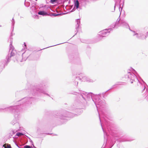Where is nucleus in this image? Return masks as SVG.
<instances>
[{
  "mask_svg": "<svg viewBox=\"0 0 148 148\" xmlns=\"http://www.w3.org/2000/svg\"><path fill=\"white\" fill-rule=\"evenodd\" d=\"M74 94L78 95L77 102L79 104L85 103L87 101L92 100L97 109V105L101 106L105 104L104 101L101 100L100 98L101 97L100 94L94 95L92 93H88L79 89H78V92H75Z\"/></svg>",
  "mask_w": 148,
  "mask_h": 148,
  "instance_id": "1",
  "label": "nucleus"
},
{
  "mask_svg": "<svg viewBox=\"0 0 148 148\" xmlns=\"http://www.w3.org/2000/svg\"><path fill=\"white\" fill-rule=\"evenodd\" d=\"M47 92L46 87L43 82H42L36 86H33L30 90V93L33 96H39L43 94L49 96V95L47 93Z\"/></svg>",
  "mask_w": 148,
  "mask_h": 148,
  "instance_id": "2",
  "label": "nucleus"
},
{
  "mask_svg": "<svg viewBox=\"0 0 148 148\" xmlns=\"http://www.w3.org/2000/svg\"><path fill=\"white\" fill-rule=\"evenodd\" d=\"M13 33H12L10 36V45L9 53L6 58V60H3L0 62V66L1 68H4L5 64L7 65L10 61L11 57L15 55L16 53L15 50L12 45L13 38L11 37L13 36Z\"/></svg>",
  "mask_w": 148,
  "mask_h": 148,
  "instance_id": "3",
  "label": "nucleus"
},
{
  "mask_svg": "<svg viewBox=\"0 0 148 148\" xmlns=\"http://www.w3.org/2000/svg\"><path fill=\"white\" fill-rule=\"evenodd\" d=\"M22 104L20 105L15 106H11L5 108L6 110L8 111L12 112L14 113V119L11 122V124L14 125L16 124V125H18V123H17V120L18 119V111L20 112L21 110Z\"/></svg>",
  "mask_w": 148,
  "mask_h": 148,
  "instance_id": "4",
  "label": "nucleus"
},
{
  "mask_svg": "<svg viewBox=\"0 0 148 148\" xmlns=\"http://www.w3.org/2000/svg\"><path fill=\"white\" fill-rule=\"evenodd\" d=\"M74 116L73 114L64 111L61 113H58L55 112L54 113L53 118L54 120H59V119L61 120H67L68 118L73 117Z\"/></svg>",
  "mask_w": 148,
  "mask_h": 148,
  "instance_id": "5",
  "label": "nucleus"
},
{
  "mask_svg": "<svg viewBox=\"0 0 148 148\" xmlns=\"http://www.w3.org/2000/svg\"><path fill=\"white\" fill-rule=\"evenodd\" d=\"M120 20V19H119V18L115 23H113L110 26L111 28L106 29L99 32L98 34V37L102 38L108 36L110 33V31L112 30V28H117L119 26V22Z\"/></svg>",
  "mask_w": 148,
  "mask_h": 148,
  "instance_id": "6",
  "label": "nucleus"
},
{
  "mask_svg": "<svg viewBox=\"0 0 148 148\" xmlns=\"http://www.w3.org/2000/svg\"><path fill=\"white\" fill-rule=\"evenodd\" d=\"M80 76H79L73 75L72 77L73 78L75 79V81L74 83L75 85L77 86L78 84V80H81L82 82H92V80L90 79L89 78L84 75L83 73H81L80 75L78 74Z\"/></svg>",
  "mask_w": 148,
  "mask_h": 148,
  "instance_id": "7",
  "label": "nucleus"
},
{
  "mask_svg": "<svg viewBox=\"0 0 148 148\" xmlns=\"http://www.w3.org/2000/svg\"><path fill=\"white\" fill-rule=\"evenodd\" d=\"M125 77L127 79L128 81L131 83H133L136 81H138L139 82L136 76L134 73L130 71L127 72V74L125 75Z\"/></svg>",
  "mask_w": 148,
  "mask_h": 148,
  "instance_id": "8",
  "label": "nucleus"
},
{
  "mask_svg": "<svg viewBox=\"0 0 148 148\" xmlns=\"http://www.w3.org/2000/svg\"><path fill=\"white\" fill-rule=\"evenodd\" d=\"M35 99L34 98L32 97H26L23 98L21 100H20L17 102L18 104H19L20 103L22 102L25 101L24 103H23V105L27 106L28 105L32 103V102L34 101Z\"/></svg>",
  "mask_w": 148,
  "mask_h": 148,
  "instance_id": "9",
  "label": "nucleus"
},
{
  "mask_svg": "<svg viewBox=\"0 0 148 148\" xmlns=\"http://www.w3.org/2000/svg\"><path fill=\"white\" fill-rule=\"evenodd\" d=\"M15 51H16L15 50ZM20 53L21 54H22V56L20 55L19 54H17V52H16V53L13 56H12L11 57L13 56H14L15 55H16V57L17 58H16V60L18 62H23V61H25L27 58H29L30 57V56H27L25 58H23V56L26 53V51L23 53H21V52H20Z\"/></svg>",
  "mask_w": 148,
  "mask_h": 148,
  "instance_id": "10",
  "label": "nucleus"
},
{
  "mask_svg": "<svg viewBox=\"0 0 148 148\" xmlns=\"http://www.w3.org/2000/svg\"><path fill=\"white\" fill-rule=\"evenodd\" d=\"M145 83L144 82L143 85H142V88L141 89H143L142 92L143 93V95L145 97V99L147 101H148V88H146L145 86Z\"/></svg>",
  "mask_w": 148,
  "mask_h": 148,
  "instance_id": "11",
  "label": "nucleus"
},
{
  "mask_svg": "<svg viewBox=\"0 0 148 148\" xmlns=\"http://www.w3.org/2000/svg\"><path fill=\"white\" fill-rule=\"evenodd\" d=\"M134 34L133 36H135L138 39H140L142 40L146 39V37L145 35L143 33H140L139 34L138 33H136L133 32Z\"/></svg>",
  "mask_w": 148,
  "mask_h": 148,
  "instance_id": "12",
  "label": "nucleus"
},
{
  "mask_svg": "<svg viewBox=\"0 0 148 148\" xmlns=\"http://www.w3.org/2000/svg\"><path fill=\"white\" fill-rule=\"evenodd\" d=\"M120 25L121 26H123L126 28H129L130 30L135 33V32L134 31L132 30L130 28V27L127 23L124 20H121V23Z\"/></svg>",
  "mask_w": 148,
  "mask_h": 148,
  "instance_id": "13",
  "label": "nucleus"
},
{
  "mask_svg": "<svg viewBox=\"0 0 148 148\" xmlns=\"http://www.w3.org/2000/svg\"><path fill=\"white\" fill-rule=\"evenodd\" d=\"M76 22L77 23V24L76 25L75 29H76L77 32L76 33L75 35L77 34V33L79 31L80 29L79 26L80 24V19H77L76 20Z\"/></svg>",
  "mask_w": 148,
  "mask_h": 148,
  "instance_id": "14",
  "label": "nucleus"
},
{
  "mask_svg": "<svg viewBox=\"0 0 148 148\" xmlns=\"http://www.w3.org/2000/svg\"><path fill=\"white\" fill-rule=\"evenodd\" d=\"M38 14L40 15H41L43 16H48L49 15L45 12L43 11H40L38 13Z\"/></svg>",
  "mask_w": 148,
  "mask_h": 148,
  "instance_id": "15",
  "label": "nucleus"
},
{
  "mask_svg": "<svg viewBox=\"0 0 148 148\" xmlns=\"http://www.w3.org/2000/svg\"><path fill=\"white\" fill-rule=\"evenodd\" d=\"M79 3L78 0H76L74 2V7L77 9L79 8Z\"/></svg>",
  "mask_w": 148,
  "mask_h": 148,
  "instance_id": "16",
  "label": "nucleus"
},
{
  "mask_svg": "<svg viewBox=\"0 0 148 148\" xmlns=\"http://www.w3.org/2000/svg\"><path fill=\"white\" fill-rule=\"evenodd\" d=\"M115 4L114 7V9L113 11H112V12H114L115 10V7L116 5L120 3L121 1V0H115Z\"/></svg>",
  "mask_w": 148,
  "mask_h": 148,
  "instance_id": "17",
  "label": "nucleus"
},
{
  "mask_svg": "<svg viewBox=\"0 0 148 148\" xmlns=\"http://www.w3.org/2000/svg\"><path fill=\"white\" fill-rule=\"evenodd\" d=\"M63 14H63L60 13V14H57L56 13H52L51 14V15L50 16H57L61 15H62Z\"/></svg>",
  "mask_w": 148,
  "mask_h": 148,
  "instance_id": "18",
  "label": "nucleus"
},
{
  "mask_svg": "<svg viewBox=\"0 0 148 148\" xmlns=\"http://www.w3.org/2000/svg\"><path fill=\"white\" fill-rule=\"evenodd\" d=\"M12 27L13 28V29H14V25L15 23V21L14 20L13 18H12Z\"/></svg>",
  "mask_w": 148,
  "mask_h": 148,
  "instance_id": "19",
  "label": "nucleus"
},
{
  "mask_svg": "<svg viewBox=\"0 0 148 148\" xmlns=\"http://www.w3.org/2000/svg\"><path fill=\"white\" fill-rule=\"evenodd\" d=\"M119 7V11H120V14H121V12L122 11V10L123 6H122V7H120V5Z\"/></svg>",
  "mask_w": 148,
  "mask_h": 148,
  "instance_id": "20",
  "label": "nucleus"
},
{
  "mask_svg": "<svg viewBox=\"0 0 148 148\" xmlns=\"http://www.w3.org/2000/svg\"><path fill=\"white\" fill-rule=\"evenodd\" d=\"M16 135L18 136H19L20 135H23V134L22 133L17 132Z\"/></svg>",
  "mask_w": 148,
  "mask_h": 148,
  "instance_id": "21",
  "label": "nucleus"
},
{
  "mask_svg": "<svg viewBox=\"0 0 148 148\" xmlns=\"http://www.w3.org/2000/svg\"><path fill=\"white\" fill-rule=\"evenodd\" d=\"M64 43V42L62 43H61L59 44H57V45H53V46H49V47H46V48H43V49H41V50H42V49H45L47 48H48V47H52V46H56V45H59L61 44H63V43Z\"/></svg>",
  "mask_w": 148,
  "mask_h": 148,
  "instance_id": "22",
  "label": "nucleus"
},
{
  "mask_svg": "<svg viewBox=\"0 0 148 148\" xmlns=\"http://www.w3.org/2000/svg\"><path fill=\"white\" fill-rule=\"evenodd\" d=\"M99 119H100V123H101V127H102V129L103 130L104 132V134H105V132H104V130H103V127H102V123H101V120L100 119V116H99Z\"/></svg>",
  "mask_w": 148,
  "mask_h": 148,
  "instance_id": "23",
  "label": "nucleus"
},
{
  "mask_svg": "<svg viewBox=\"0 0 148 148\" xmlns=\"http://www.w3.org/2000/svg\"><path fill=\"white\" fill-rule=\"evenodd\" d=\"M58 0H50V2L51 3L53 4L55 2L57 1Z\"/></svg>",
  "mask_w": 148,
  "mask_h": 148,
  "instance_id": "24",
  "label": "nucleus"
},
{
  "mask_svg": "<svg viewBox=\"0 0 148 148\" xmlns=\"http://www.w3.org/2000/svg\"><path fill=\"white\" fill-rule=\"evenodd\" d=\"M17 130H15V131H14V130H12V133H11V134H14L15 133V132H17Z\"/></svg>",
  "mask_w": 148,
  "mask_h": 148,
  "instance_id": "25",
  "label": "nucleus"
},
{
  "mask_svg": "<svg viewBox=\"0 0 148 148\" xmlns=\"http://www.w3.org/2000/svg\"><path fill=\"white\" fill-rule=\"evenodd\" d=\"M4 148H12L10 145H9L8 146H5Z\"/></svg>",
  "mask_w": 148,
  "mask_h": 148,
  "instance_id": "26",
  "label": "nucleus"
},
{
  "mask_svg": "<svg viewBox=\"0 0 148 148\" xmlns=\"http://www.w3.org/2000/svg\"><path fill=\"white\" fill-rule=\"evenodd\" d=\"M115 86V85H113L112 86V88H111L110 89H109L108 90H107L106 92H104V93H103V94H104V93H105L106 92H107L108 91V90H110L111 89H112V88H113V87H114V86Z\"/></svg>",
  "mask_w": 148,
  "mask_h": 148,
  "instance_id": "27",
  "label": "nucleus"
},
{
  "mask_svg": "<svg viewBox=\"0 0 148 148\" xmlns=\"http://www.w3.org/2000/svg\"><path fill=\"white\" fill-rule=\"evenodd\" d=\"M145 36L146 37V38L147 37H148V31L147 32V33L146 34V35Z\"/></svg>",
  "mask_w": 148,
  "mask_h": 148,
  "instance_id": "28",
  "label": "nucleus"
},
{
  "mask_svg": "<svg viewBox=\"0 0 148 148\" xmlns=\"http://www.w3.org/2000/svg\"><path fill=\"white\" fill-rule=\"evenodd\" d=\"M24 44L25 46V47H26V44L25 42H24Z\"/></svg>",
  "mask_w": 148,
  "mask_h": 148,
  "instance_id": "29",
  "label": "nucleus"
},
{
  "mask_svg": "<svg viewBox=\"0 0 148 148\" xmlns=\"http://www.w3.org/2000/svg\"><path fill=\"white\" fill-rule=\"evenodd\" d=\"M132 70H133L135 72V71L134 69H132Z\"/></svg>",
  "mask_w": 148,
  "mask_h": 148,
  "instance_id": "30",
  "label": "nucleus"
},
{
  "mask_svg": "<svg viewBox=\"0 0 148 148\" xmlns=\"http://www.w3.org/2000/svg\"><path fill=\"white\" fill-rule=\"evenodd\" d=\"M2 110V109H0V111H1Z\"/></svg>",
  "mask_w": 148,
  "mask_h": 148,
  "instance_id": "31",
  "label": "nucleus"
},
{
  "mask_svg": "<svg viewBox=\"0 0 148 148\" xmlns=\"http://www.w3.org/2000/svg\"><path fill=\"white\" fill-rule=\"evenodd\" d=\"M34 148H36V147H34Z\"/></svg>",
  "mask_w": 148,
  "mask_h": 148,
  "instance_id": "32",
  "label": "nucleus"
},
{
  "mask_svg": "<svg viewBox=\"0 0 148 148\" xmlns=\"http://www.w3.org/2000/svg\"><path fill=\"white\" fill-rule=\"evenodd\" d=\"M49 134V133H48V134Z\"/></svg>",
  "mask_w": 148,
  "mask_h": 148,
  "instance_id": "33",
  "label": "nucleus"
}]
</instances>
